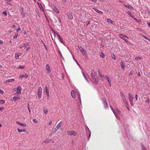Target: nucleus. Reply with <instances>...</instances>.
Wrapping results in <instances>:
<instances>
[{"mask_svg":"<svg viewBox=\"0 0 150 150\" xmlns=\"http://www.w3.org/2000/svg\"><path fill=\"white\" fill-rule=\"evenodd\" d=\"M91 76L92 80V81H93L95 83H98V82L99 79L96 75V73L95 71H93L91 72Z\"/></svg>","mask_w":150,"mask_h":150,"instance_id":"nucleus-1","label":"nucleus"},{"mask_svg":"<svg viewBox=\"0 0 150 150\" xmlns=\"http://www.w3.org/2000/svg\"><path fill=\"white\" fill-rule=\"evenodd\" d=\"M85 129L87 137V140L88 141L91 136V132L87 126H86Z\"/></svg>","mask_w":150,"mask_h":150,"instance_id":"nucleus-2","label":"nucleus"},{"mask_svg":"<svg viewBox=\"0 0 150 150\" xmlns=\"http://www.w3.org/2000/svg\"><path fill=\"white\" fill-rule=\"evenodd\" d=\"M49 6L52 9L53 11L57 13H59V11L57 8L52 4L49 5Z\"/></svg>","mask_w":150,"mask_h":150,"instance_id":"nucleus-3","label":"nucleus"},{"mask_svg":"<svg viewBox=\"0 0 150 150\" xmlns=\"http://www.w3.org/2000/svg\"><path fill=\"white\" fill-rule=\"evenodd\" d=\"M128 98L129 100V101H130L131 105L132 106H133L134 105V103L133 101V99L134 98V97L132 96V94L131 93H129L128 94Z\"/></svg>","mask_w":150,"mask_h":150,"instance_id":"nucleus-4","label":"nucleus"},{"mask_svg":"<svg viewBox=\"0 0 150 150\" xmlns=\"http://www.w3.org/2000/svg\"><path fill=\"white\" fill-rule=\"evenodd\" d=\"M113 113H114L115 116L117 119H119L120 118V117L118 115V114H120V111L118 109H116L113 111Z\"/></svg>","mask_w":150,"mask_h":150,"instance_id":"nucleus-5","label":"nucleus"},{"mask_svg":"<svg viewBox=\"0 0 150 150\" xmlns=\"http://www.w3.org/2000/svg\"><path fill=\"white\" fill-rule=\"evenodd\" d=\"M42 89L41 87L39 88L38 91V97L39 98H41L42 97Z\"/></svg>","mask_w":150,"mask_h":150,"instance_id":"nucleus-6","label":"nucleus"},{"mask_svg":"<svg viewBox=\"0 0 150 150\" xmlns=\"http://www.w3.org/2000/svg\"><path fill=\"white\" fill-rule=\"evenodd\" d=\"M67 134L69 135L74 136L76 135V132L74 131L69 130L67 131Z\"/></svg>","mask_w":150,"mask_h":150,"instance_id":"nucleus-7","label":"nucleus"},{"mask_svg":"<svg viewBox=\"0 0 150 150\" xmlns=\"http://www.w3.org/2000/svg\"><path fill=\"white\" fill-rule=\"evenodd\" d=\"M24 8L23 7H22L21 9L20 10V13H21V15L23 16V17L24 18L25 16V13L24 12Z\"/></svg>","mask_w":150,"mask_h":150,"instance_id":"nucleus-8","label":"nucleus"},{"mask_svg":"<svg viewBox=\"0 0 150 150\" xmlns=\"http://www.w3.org/2000/svg\"><path fill=\"white\" fill-rule=\"evenodd\" d=\"M28 77V75L25 74H21L19 76V77L18 78L19 79H22L23 77L25 78H27Z\"/></svg>","mask_w":150,"mask_h":150,"instance_id":"nucleus-9","label":"nucleus"},{"mask_svg":"<svg viewBox=\"0 0 150 150\" xmlns=\"http://www.w3.org/2000/svg\"><path fill=\"white\" fill-rule=\"evenodd\" d=\"M67 15L69 19H72L73 18V16L71 12H69L67 13Z\"/></svg>","mask_w":150,"mask_h":150,"instance_id":"nucleus-10","label":"nucleus"},{"mask_svg":"<svg viewBox=\"0 0 150 150\" xmlns=\"http://www.w3.org/2000/svg\"><path fill=\"white\" fill-rule=\"evenodd\" d=\"M16 123L17 124H18L20 126H21L23 127H25L27 126V124H26L21 123L18 122H16Z\"/></svg>","mask_w":150,"mask_h":150,"instance_id":"nucleus-11","label":"nucleus"},{"mask_svg":"<svg viewBox=\"0 0 150 150\" xmlns=\"http://www.w3.org/2000/svg\"><path fill=\"white\" fill-rule=\"evenodd\" d=\"M16 89L18 91L16 93L20 94L21 93V91L22 90L21 87L20 86H18L16 88Z\"/></svg>","mask_w":150,"mask_h":150,"instance_id":"nucleus-12","label":"nucleus"},{"mask_svg":"<svg viewBox=\"0 0 150 150\" xmlns=\"http://www.w3.org/2000/svg\"><path fill=\"white\" fill-rule=\"evenodd\" d=\"M45 92L47 94V96H49V88L47 86H46L45 88Z\"/></svg>","mask_w":150,"mask_h":150,"instance_id":"nucleus-13","label":"nucleus"},{"mask_svg":"<svg viewBox=\"0 0 150 150\" xmlns=\"http://www.w3.org/2000/svg\"><path fill=\"white\" fill-rule=\"evenodd\" d=\"M124 6L126 8H127L130 10H132L133 8L132 6L129 5L124 4Z\"/></svg>","mask_w":150,"mask_h":150,"instance_id":"nucleus-14","label":"nucleus"},{"mask_svg":"<svg viewBox=\"0 0 150 150\" xmlns=\"http://www.w3.org/2000/svg\"><path fill=\"white\" fill-rule=\"evenodd\" d=\"M120 66L122 69L124 70L125 68V65L123 63L122 61L120 63Z\"/></svg>","mask_w":150,"mask_h":150,"instance_id":"nucleus-15","label":"nucleus"},{"mask_svg":"<svg viewBox=\"0 0 150 150\" xmlns=\"http://www.w3.org/2000/svg\"><path fill=\"white\" fill-rule=\"evenodd\" d=\"M20 99V98L19 96H14L13 98V100L15 101H17V100H18Z\"/></svg>","mask_w":150,"mask_h":150,"instance_id":"nucleus-16","label":"nucleus"},{"mask_svg":"<svg viewBox=\"0 0 150 150\" xmlns=\"http://www.w3.org/2000/svg\"><path fill=\"white\" fill-rule=\"evenodd\" d=\"M46 69L48 71V72L50 74H51V72L50 70V67L48 64H47L46 65Z\"/></svg>","mask_w":150,"mask_h":150,"instance_id":"nucleus-17","label":"nucleus"},{"mask_svg":"<svg viewBox=\"0 0 150 150\" xmlns=\"http://www.w3.org/2000/svg\"><path fill=\"white\" fill-rule=\"evenodd\" d=\"M124 102L125 103L126 105H128V104L126 97L122 98Z\"/></svg>","mask_w":150,"mask_h":150,"instance_id":"nucleus-18","label":"nucleus"},{"mask_svg":"<svg viewBox=\"0 0 150 150\" xmlns=\"http://www.w3.org/2000/svg\"><path fill=\"white\" fill-rule=\"evenodd\" d=\"M52 33L54 35V37H55L56 35L57 37H58V35H59L58 33L55 32V31L53 29H52Z\"/></svg>","mask_w":150,"mask_h":150,"instance_id":"nucleus-19","label":"nucleus"},{"mask_svg":"<svg viewBox=\"0 0 150 150\" xmlns=\"http://www.w3.org/2000/svg\"><path fill=\"white\" fill-rule=\"evenodd\" d=\"M15 81V79H7L6 81V82H12L14 81Z\"/></svg>","mask_w":150,"mask_h":150,"instance_id":"nucleus-20","label":"nucleus"},{"mask_svg":"<svg viewBox=\"0 0 150 150\" xmlns=\"http://www.w3.org/2000/svg\"><path fill=\"white\" fill-rule=\"evenodd\" d=\"M71 94L73 98H74L76 97L75 93L74 90H72L71 92Z\"/></svg>","mask_w":150,"mask_h":150,"instance_id":"nucleus-21","label":"nucleus"},{"mask_svg":"<svg viewBox=\"0 0 150 150\" xmlns=\"http://www.w3.org/2000/svg\"><path fill=\"white\" fill-rule=\"evenodd\" d=\"M19 47L21 48L22 49L23 48H24L23 49V50L25 49L26 47L25 44H24L23 45H19Z\"/></svg>","mask_w":150,"mask_h":150,"instance_id":"nucleus-22","label":"nucleus"},{"mask_svg":"<svg viewBox=\"0 0 150 150\" xmlns=\"http://www.w3.org/2000/svg\"><path fill=\"white\" fill-rule=\"evenodd\" d=\"M62 124V121H61L57 125L56 128H57V129H59V127L61 126Z\"/></svg>","mask_w":150,"mask_h":150,"instance_id":"nucleus-23","label":"nucleus"},{"mask_svg":"<svg viewBox=\"0 0 150 150\" xmlns=\"http://www.w3.org/2000/svg\"><path fill=\"white\" fill-rule=\"evenodd\" d=\"M58 38L60 42L62 43H64V42L62 39L61 38L60 35H58Z\"/></svg>","mask_w":150,"mask_h":150,"instance_id":"nucleus-24","label":"nucleus"},{"mask_svg":"<svg viewBox=\"0 0 150 150\" xmlns=\"http://www.w3.org/2000/svg\"><path fill=\"white\" fill-rule=\"evenodd\" d=\"M119 37L120 38H121L123 40V39H124V38H123V37H125V38H128V37L127 36L123 35H122L121 34H119Z\"/></svg>","mask_w":150,"mask_h":150,"instance_id":"nucleus-25","label":"nucleus"},{"mask_svg":"<svg viewBox=\"0 0 150 150\" xmlns=\"http://www.w3.org/2000/svg\"><path fill=\"white\" fill-rule=\"evenodd\" d=\"M82 74H83V76H84V78H85V80L87 81L88 82V83L89 82V81H88V79L87 78L86 76V75L84 74V72H82Z\"/></svg>","mask_w":150,"mask_h":150,"instance_id":"nucleus-26","label":"nucleus"},{"mask_svg":"<svg viewBox=\"0 0 150 150\" xmlns=\"http://www.w3.org/2000/svg\"><path fill=\"white\" fill-rule=\"evenodd\" d=\"M94 10L96 12L99 13L100 14H102L103 13V12L102 11H99L97 8H95L94 9Z\"/></svg>","mask_w":150,"mask_h":150,"instance_id":"nucleus-27","label":"nucleus"},{"mask_svg":"<svg viewBox=\"0 0 150 150\" xmlns=\"http://www.w3.org/2000/svg\"><path fill=\"white\" fill-rule=\"evenodd\" d=\"M105 78L107 80V81L109 82L110 85V81H111V80L109 78H108L107 76H105Z\"/></svg>","mask_w":150,"mask_h":150,"instance_id":"nucleus-28","label":"nucleus"},{"mask_svg":"<svg viewBox=\"0 0 150 150\" xmlns=\"http://www.w3.org/2000/svg\"><path fill=\"white\" fill-rule=\"evenodd\" d=\"M77 94L78 96L79 100L80 102V103H81V97H80V93L79 92H77Z\"/></svg>","mask_w":150,"mask_h":150,"instance_id":"nucleus-29","label":"nucleus"},{"mask_svg":"<svg viewBox=\"0 0 150 150\" xmlns=\"http://www.w3.org/2000/svg\"><path fill=\"white\" fill-rule=\"evenodd\" d=\"M82 54L84 56H87V53L86 51L85 50L83 52H82Z\"/></svg>","mask_w":150,"mask_h":150,"instance_id":"nucleus-30","label":"nucleus"},{"mask_svg":"<svg viewBox=\"0 0 150 150\" xmlns=\"http://www.w3.org/2000/svg\"><path fill=\"white\" fill-rule=\"evenodd\" d=\"M128 13L129 16H131V17L133 18H134V16L133 14H132L131 12H128Z\"/></svg>","mask_w":150,"mask_h":150,"instance_id":"nucleus-31","label":"nucleus"},{"mask_svg":"<svg viewBox=\"0 0 150 150\" xmlns=\"http://www.w3.org/2000/svg\"><path fill=\"white\" fill-rule=\"evenodd\" d=\"M104 106L105 108H106L108 107V104L105 101L104 102Z\"/></svg>","mask_w":150,"mask_h":150,"instance_id":"nucleus-32","label":"nucleus"},{"mask_svg":"<svg viewBox=\"0 0 150 150\" xmlns=\"http://www.w3.org/2000/svg\"><path fill=\"white\" fill-rule=\"evenodd\" d=\"M120 96H121L122 98L125 97V96L124 95V93H123L120 92Z\"/></svg>","mask_w":150,"mask_h":150,"instance_id":"nucleus-33","label":"nucleus"},{"mask_svg":"<svg viewBox=\"0 0 150 150\" xmlns=\"http://www.w3.org/2000/svg\"><path fill=\"white\" fill-rule=\"evenodd\" d=\"M19 55L17 54H16L15 55V57L17 59H19Z\"/></svg>","mask_w":150,"mask_h":150,"instance_id":"nucleus-34","label":"nucleus"},{"mask_svg":"<svg viewBox=\"0 0 150 150\" xmlns=\"http://www.w3.org/2000/svg\"><path fill=\"white\" fill-rule=\"evenodd\" d=\"M134 19L135 21H136L137 22H139L140 21L139 20V19H137L136 18H133Z\"/></svg>","mask_w":150,"mask_h":150,"instance_id":"nucleus-35","label":"nucleus"},{"mask_svg":"<svg viewBox=\"0 0 150 150\" xmlns=\"http://www.w3.org/2000/svg\"><path fill=\"white\" fill-rule=\"evenodd\" d=\"M58 53L59 55H60L63 59V57L62 56L61 52L60 50H59L58 52Z\"/></svg>","mask_w":150,"mask_h":150,"instance_id":"nucleus-36","label":"nucleus"},{"mask_svg":"<svg viewBox=\"0 0 150 150\" xmlns=\"http://www.w3.org/2000/svg\"><path fill=\"white\" fill-rule=\"evenodd\" d=\"M142 37L144 38L145 39L147 40H150L149 38H148L146 36H144V35H142Z\"/></svg>","mask_w":150,"mask_h":150,"instance_id":"nucleus-37","label":"nucleus"},{"mask_svg":"<svg viewBox=\"0 0 150 150\" xmlns=\"http://www.w3.org/2000/svg\"><path fill=\"white\" fill-rule=\"evenodd\" d=\"M25 67V66L24 65L20 66L19 67V69H23Z\"/></svg>","mask_w":150,"mask_h":150,"instance_id":"nucleus-38","label":"nucleus"},{"mask_svg":"<svg viewBox=\"0 0 150 150\" xmlns=\"http://www.w3.org/2000/svg\"><path fill=\"white\" fill-rule=\"evenodd\" d=\"M5 103V101L3 100H0V104H3Z\"/></svg>","mask_w":150,"mask_h":150,"instance_id":"nucleus-39","label":"nucleus"},{"mask_svg":"<svg viewBox=\"0 0 150 150\" xmlns=\"http://www.w3.org/2000/svg\"><path fill=\"white\" fill-rule=\"evenodd\" d=\"M146 100L145 102L149 103V100L148 98H146Z\"/></svg>","mask_w":150,"mask_h":150,"instance_id":"nucleus-40","label":"nucleus"},{"mask_svg":"<svg viewBox=\"0 0 150 150\" xmlns=\"http://www.w3.org/2000/svg\"><path fill=\"white\" fill-rule=\"evenodd\" d=\"M79 49L80 51H81L82 52H83L85 50L84 49H83L81 47H80V48L79 47Z\"/></svg>","mask_w":150,"mask_h":150,"instance_id":"nucleus-41","label":"nucleus"},{"mask_svg":"<svg viewBox=\"0 0 150 150\" xmlns=\"http://www.w3.org/2000/svg\"><path fill=\"white\" fill-rule=\"evenodd\" d=\"M33 122L35 123H37L38 122L37 120L35 119H33Z\"/></svg>","mask_w":150,"mask_h":150,"instance_id":"nucleus-42","label":"nucleus"},{"mask_svg":"<svg viewBox=\"0 0 150 150\" xmlns=\"http://www.w3.org/2000/svg\"><path fill=\"white\" fill-rule=\"evenodd\" d=\"M18 131V132L20 133L22 132V130L18 128L17 129Z\"/></svg>","mask_w":150,"mask_h":150,"instance_id":"nucleus-43","label":"nucleus"},{"mask_svg":"<svg viewBox=\"0 0 150 150\" xmlns=\"http://www.w3.org/2000/svg\"><path fill=\"white\" fill-rule=\"evenodd\" d=\"M73 58L74 59V60L75 61V62H76V63L79 66V67L80 66V65L79 64V63H78V62L76 60V59H74V57H73Z\"/></svg>","mask_w":150,"mask_h":150,"instance_id":"nucleus-44","label":"nucleus"},{"mask_svg":"<svg viewBox=\"0 0 150 150\" xmlns=\"http://www.w3.org/2000/svg\"><path fill=\"white\" fill-rule=\"evenodd\" d=\"M2 13L5 16H6L7 15V13L5 11H3L2 12Z\"/></svg>","mask_w":150,"mask_h":150,"instance_id":"nucleus-45","label":"nucleus"},{"mask_svg":"<svg viewBox=\"0 0 150 150\" xmlns=\"http://www.w3.org/2000/svg\"><path fill=\"white\" fill-rule=\"evenodd\" d=\"M18 35V34H15L13 37V38L15 39L17 37Z\"/></svg>","mask_w":150,"mask_h":150,"instance_id":"nucleus-46","label":"nucleus"},{"mask_svg":"<svg viewBox=\"0 0 150 150\" xmlns=\"http://www.w3.org/2000/svg\"><path fill=\"white\" fill-rule=\"evenodd\" d=\"M112 57L115 60L116 59L115 56L114 54L112 55Z\"/></svg>","mask_w":150,"mask_h":150,"instance_id":"nucleus-47","label":"nucleus"},{"mask_svg":"<svg viewBox=\"0 0 150 150\" xmlns=\"http://www.w3.org/2000/svg\"><path fill=\"white\" fill-rule=\"evenodd\" d=\"M107 22L108 23H112V21L110 19H107Z\"/></svg>","mask_w":150,"mask_h":150,"instance_id":"nucleus-48","label":"nucleus"},{"mask_svg":"<svg viewBox=\"0 0 150 150\" xmlns=\"http://www.w3.org/2000/svg\"><path fill=\"white\" fill-rule=\"evenodd\" d=\"M123 40L126 42L128 44L130 42L128 41V40H127L125 38H124V39H123Z\"/></svg>","mask_w":150,"mask_h":150,"instance_id":"nucleus-49","label":"nucleus"},{"mask_svg":"<svg viewBox=\"0 0 150 150\" xmlns=\"http://www.w3.org/2000/svg\"><path fill=\"white\" fill-rule=\"evenodd\" d=\"M141 58L140 57H137L135 58V59L136 60H138L139 59H141Z\"/></svg>","mask_w":150,"mask_h":150,"instance_id":"nucleus-50","label":"nucleus"},{"mask_svg":"<svg viewBox=\"0 0 150 150\" xmlns=\"http://www.w3.org/2000/svg\"><path fill=\"white\" fill-rule=\"evenodd\" d=\"M58 21L59 22V23H61L62 22V20L59 17L57 18Z\"/></svg>","mask_w":150,"mask_h":150,"instance_id":"nucleus-51","label":"nucleus"},{"mask_svg":"<svg viewBox=\"0 0 150 150\" xmlns=\"http://www.w3.org/2000/svg\"><path fill=\"white\" fill-rule=\"evenodd\" d=\"M57 129V128L56 127V128H55V129H54V131L52 132V133H54V132H56L57 131V130H58V129Z\"/></svg>","mask_w":150,"mask_h":150,"instance_id":"nucleus-52","label":"nucleus"},{"mask_svg":"<svg viewBox=\"0 0 150 150\" xmlns=\"http://www.w3.org/2000/svg\"><path fill=\"white\" fill-rule=\"evenodd\" d=\"M47 109H44V113H45V114H46L47 113Z\"/></svg>","mask_w":150,"mask_h":150,"instance_id":"nucleus-53","label":"nucleus"},{"mask_svg":"<svg viewBox=\"0 0 150 150\" xmlns=\"http://www.w3.org/2000/svg\"><path fill=\"white\" fill-rule=\"evenodd\" d=\"M110 108L112 110V112H113V111H115L114 109H113V108H112V107L111 105H110Z\"/></svg>","mask_w":150,"mask_h":150,"instance_id":"nucleus-54","label":"nucleus"},{"mask_svg":"<svg viewBox=\"0 0 150 150\" xmlns=\"http://www.w3.org/2000/svg\"><path fill=\"white\" fill-rule=\"evenodd\" d=\"M21 30V28H18L16 29V31L17 32H18L19 30Z\"/></svg>","mask_w":150,"mask_h":150,"instance_id":"nucleus-55","label":"nucleus"},{"mask_svg":"<svg viewBox=\"0 0 150 150\" xmlns=\"http://www.w3.org/2000/svg\"><path fill=\"white\" fill-rule=\"evenodd\" d=\"M142 150H146V149L144 147V145H142Z\"/></svg>","mask_w":150,"mask_h":150,"instance_id":"nucleus-56","label":"nucleus"},{"mask_svg":"<svg viewBox=\"0 0 150 150\" xmlns=\"http://www.w3.org/2000/svg\"><path fill=\"white\" fill-rule=\"evenodd\" d=\"M4 93L3 91L1 89H0V93L1 94H3Z\"/></svg>","mask_w":150,"mask_h":150,"instance_id":"nucleus-57","label":"nucleus"},{"mask_svg":"<svg viewBox=\"0 0 150 150\" xmlns=\"http://www.w3.org/2000/svg\"><path fill=\"white\" fill-rule=\"evenodd\" d=\"M101 54L100 55V56L102 58H103V54L102 52H101Z\"/></svg>","mask_w":150,"mask_h":150,"instance_id":"nucleus-58","label":"nucleus"},{"mask_svg":"<svg viewBox=\"0 0 150 150\" xmlns=\"http://www.w3.org/2000/svg\"><path fill=\"white\" fill-rule=\"evenodd\" d=\"M89 1L94 2H97V0H90Z\"/></svg>","mask_w":150,"mask_h":150,"instance_id":"nucleus-59","label":"nucleus"},{"mask_svg":"<svg viewBox=\"0 0 150 150\" xmlns=\"http://www.w3.org/2000/svg\"><path fill=\"white\" fill-rule=\"evenodd\" d=\"M30 48V47H28L27 48V49H26V50H25V51L27 52L29 49Z\"/></svg>","mask_w":150,"mask_h":150,"instance_id":"nucleus-60","label":"nucleus"},{"mask_svg":"<svg viewBox=\"0 0 150 150\" xmlns=\"http://www.w3.org/2000/svg\"><path fill=\"white\" fill-rule=\"evenodd\" d=\"M4 109L3 107H0V111Z\"/></svg>","mask_w":150,"mask_h":150,"instance_id":"nucleus-61","label":"nucleus"},{"mask_svg":"<svg viewBox=\"0 0 150 150\" xmlns=\"http://www.w3.org/2000/svg\"><path fill=\"white\" fill-rule=\"evenodd\" d=\"M3 41L2 40H0V44L1 45L3 44Z\"/></svg>","mask_w":150,"mask_h":150,"instance_id":"nucleus-62","label":"nucleus"},{"mask_svg":"<svg viewBox=\"0 0 150 150\" xmlns=\"http://www.w3.org/2000/svg\"><path fill=\"white\" fill-rule=\"evenodd\" d=\"M52 123V120H50V121L49 122V125H51Z\"/></svg>","mask_w":150,"mask_h":150,"instance_id":"nucleus-63","label":"nucleus"},{"mask_svg":"<svg viewBox=\"0 0 150 150\" xmlns=\"http://www.w3.org/2000/svg\"><path fill=\"white\" fill-rule=\"evenodd\" d=\"M129 75H132L133 74V72L132 71H131L129 73Z\"/></svg>","mask_w":150,"mask_h":150,"instance_id":"nucleus-64","label":"nucleus"}]
</instances>
